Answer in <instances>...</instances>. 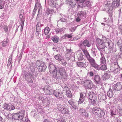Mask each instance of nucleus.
I'll return each instance as SVG.
<instances>
[{
  "instance_id": "nucleus-1",
  "label": "nucleus",
  "mask_w": 122,
  "mask_h": 122,
  "mask_svg": "<svg viewBox=\"0 0 122 122\" xmlns=\"http://www.w3.org/2000/svg\"><path fill=\"white\" fill-rule=\"evenodd\" d=\"M49 69L54 78L56 79H67V74L63 68L56 67L53 63L50 62L49 64Z\"/></svg>"
},
{
  "instance_id": "nucleus-2",
  "label": "nucleus",
  "mask_w": 122,
  "mask_h": 122,
  "mask_svg": "<svg viewBox=\"0 0 122 122\" xmlns=\"http://www.w3.org/2000/svg\"><path fill=\"white\" fill-rule=\"evenodd\" d=\"M51 84H47L43 88V91L46 94L51 95L53 94V92L54 95L57 98L61 99L63 97V96L61 93V91L58 89H56L53 91L51 89Z\"/></svg>"
},
{
  "instance_id": "nucleus-3",
  "label": "nucleus",
  "mask_w": 122,
  "mask_h": 122,
  "mask_svg": "<svg viewBox=\"0 0 122 122\" xmlns=\"http://www.w3.org/2000/svg\"><path fill=\"white\" fill-rule=\"evenodd\" d=\"M35 64L33 63H31L29 65V68L31 72H30V74L25 76V79L28 81L29 83H32V81L31 78H33V76L36 77L38 74L35 71V69L36 67L35 66Z\"/></svg>"
},
{
  "instance_id": "nucleus-4",
  "label": "nucleus",
  "mask_w": 122,
  "mask_h": 122,
  "mask_svg": "<svg viewBox=\"0 0 122 122\" xmlns=\"http://www.w3.org/2000/svg\"><path fill=\"white\" fill-rule=\"evenodd\" d=\"M93 114L98 118L101 119L104 118L105 115V112L104 111L101 110L100 109L96 107L92 109Z\"/></svg>"
},
{
  "instance_id": "nucleus-5",
  "label": "nucleus",
  "mask_w": 122,
  "mask_h": 122,
  "mask_svg": "<svg viewBox=\"0 0 122 122\" xmlns=\"http://www.w3.org/2000/svg\"><path fill=\"white\" fill-rule=\"evenodd\" d=\"M35 64L36 67L40 72L44 71L46 68L45 64L40 60H37Z\"/></svg>"
},
{
  "instance_id": "nucleus-6",
  "label": "nucleus",
  "mask_w": 122,
  "mask_h": 122,
  "mask_svg": "<svg viewBox=\"0 0 122 122\" xmlns=\"http://www.w3.org/2000/svg\"><path fill=\"white\" fill-rule=\"evenodd\" d=\"M105 6L106 7V8L108 10H112V8H115L118 7L119 6V3L117 1H113L112 4L111 6L112 9H111V6L110 4L108 2L106 1L105 2Z\"/></svg>"
},
{
  "instance_id": "nucleus-7",
  "label": "nucleus",
  "mask_w": 122,
  "mask_h": 122,
  "mask_svg": "<svg viewBox=\"0 0 122 122\" xmlns=\"http://www.w3.org/2000/svg\"><path fill=\"white\" fill-rule=\"evenodd\" d=\"M57 107L59 111L63 114L69 113V111L66 107V105L64 104H58Z\"/></svg>"
},
{
  "instance_id": "nucleus-8",
  "label": "nucleus",
  "mask_w": 122,
  "mask_h": 122,
  "mask_svg": "<svg viewBox=\"0 0 122 122\" xmlns=\"http://www.w3.org/2000/svg\"><path fill=\"white\" fill-rule=\"evenodd\" d=\"M24 114V112L22 111H20L18 113H13L12 117L15 120H20L23 117Z\"/></svg>"
},
{
  "instance_id": "nucleus-9",
  "label": "nucleus",
  "mask_w": 122,
  "mask_h": 122,
  "mask_svg": "<svg viewBox=\"0 0 122 122\" xmlns=\"http://www.w3.org/2000/svg\"><path fill=\"white\" fill-rule=\"evenodd\" d=\"M97 42L96 46L98 49H104L105 46L103 43V41L99 38H98L96 39Z\"/></svg>"
},
{
  "instance_id": "nucleus-10",
  "label": "nucleus",
  "mask_w": 122,
  "mask_h": 122,
  "mask_svg": "<svg viewBox=\"0 0 122 122\" xmlns=\"http://www.w3.org/2000/svg\"><path fill=\"white\" fill-rule=\"evenodd\" d=\"M89 99L91 100L92 104L93 105H95L96 101V94L93 92H90L89 94Z\"/></svg>"
},
{
  "instance_id": "nucleus-11",
  "label": "nucleus",
  "mask_w": 122,
  "mask_h": 122,
  "mask_svg": "<svg viewBox=\"0 0 122 122\" xmlns=\"http://www.w3.org/2000/svg\"><path fill=\"white\" fill-rule=\"evenodd\" d=\"M91 46V44L88 40L85 39L82 42H80L79 44V46L81 48L83 47H90Z\"/></svg>"
},
{
  "instance_id": "nucleus-12",
  "label": "nucleus",
  "mask_w": 122,
  "mask_h": 122,
  "mask_svg": "<svg viewBox=\"0 0 122 122\" xmlns=\"http://www.w3.org/2000/svg\"><path fill=\"white\" fill-rule=\"evenodd\" d=\"M87 59L88 60L89 62L92 66L96 69L98 68V66L96 63L95 60L93 58L90 56Z\"/></svg>"
},
{
  "instance_id": "nucleus-13",
  "label": "nucleus",
  "mask_w": 122,
  "mask_h": 122,
  "mask_svg": "<svg viewBox=\"0 0 122 122\" xmlns=\"http://www.w3.org/2000/svg\"><path fill=\"white\" fill-rule=\"evenodd\" d=\"M63 91H65V94L66 96L69 98H71L72 96V94L69 88L65 86L64 88Z\"/></svg>"
},
{
  "instance_id": "nucleus-14",
  "label": "nucleus",
  "mask_w": 122,
  "mask_h": 122,
  "mask_svg": "<svg viewBox=\"0 0 122 122\" xmlns=\"http://www.w3.org/2000/svg\"><path fill=\"white\" fill-rule=\"evenodd\" d=\"M3 107L4 109L10 111L14 110L15 109L14 106L11 104H8L5 103Z\"/></svg>"
},
{
  "instance_id": "nucleus-15",
  "label": "nucleus",
  "mask_w": 122,
  "mask_h": 122,
  "mask_svg": "<svg viewBox=\"0 0 122 122\" xmlns=\"http://www.w3.org/2000/svg\"><path fill=\"white\" fill-rule=\"evenodd\" d=\"M80 114L82 116L86 117H88V111H86L84 109L81 108L79 109Z\"/></svg>"
},
{
  "instance_id": "nucleus-16",
  "label": "nucleus",
  "mask_w": 122,
  "mask_h": 122,
  "mask_svg": "<svg viewBox=\"0 0 122 122\" xmlns=\"http://www.w3.org/2000/svg\"><path fill=\"white\" fill-rule=\"evenodd\" d=\"M86 5L88 7H90L91 6V5L90 2L89 1H87L86 2L85 5L83 3H79L78 4V7H85Z\"/></svg>"
},
{
  "instance_id": "nucleus-17",
  "label": "nucleus",
  "mask_w": 122,
  "mask_h": 122,
  "mask_svg": "<svg viewBox=\"0 0 122 122\" xmlns=\"http://www.w3.org/2000/svg\"><path fill=\"white\" fill-rule=\"evenodd\" d=\"M94 79L95 83H97L98 84L101 83V79L100 76L98 75H95Z\"/></svg>"
},
{
  "instance_id": "nucleus-18",
  "label": "nucleus",
  "mask_w": 122,
  "mask_h": 122,
  "mask_svg": "<svg viewBox=\"0 0 122 122\" xmlns=\"http://www.w3.org/2000/svg\"><path fill=\"white\" fill-rule=\"evenodd\" d=\"M87 13L85 10H82L79 12L78 13V15L81 17H86Z\"/></svg>"
},
{
  "instance_id": "nucleus-19",
  "label": "nucleus",
  "mask_w": 122,
  "mask_h": 122,
  "mask_svg": "<svg viewBox=\"0 0 122 122\" xmlns=\"http://www.w3.org/2000/svg\"><path fill=\"white\" fill-rule=\"evenodd\" d=\"M121 84H114L113 86V90L118 91L121 89Z\"/></svg>"
},
{
  "instance_id": "nucleus-20",
  "label": "nucleus",
  "mask_w": 122,
  "mask_h": 122,
  "mask_svg": "<svg viewBox=\"0 0 122 122\" xmlns=\"http://www.w3.org/2000/svg\"><path fill=\"white\" fill-rule=\"evenodd\" d=\"M9 40L7 39H4L2 42L3 47L7 46L8 45Z\"/></svg>"
},
{
  "instance_id": "nucleus-21",
  "label": "nucleus",
  "mask_w": 122,
  "mask_h": 122,
  "mask_svg": "<svg viewBox=\"0 0 122 122\" xmlns=\"http://www.w3.org/2000/svg\"><path fill=\"white\" fill-rule=\"evenodd\" d=\"M43 25L41 24L40 22L39 21L37 22L36 25V30L39 31H41V28Z\"/></svg>"
},
{
  "instance_id": "nucleus-22",
  "label": "nucleus",
  "mask_w": 122,
  "mask_h": 122,
  "mask_svg": "<svg viewBox=\"0 0 122 122\" xmlns=\"http://www.w3.org/2000/svg\"><path fill=\"white\" fill-rule=\"evenodd\" d=\"M97 50L95 48H93L91 50V53L92 55L93 56L95 57L96 56V54L97 53Z\"/></svg>"
},
{
  "instance_id": "nucleus-23",
  "label": "nucleus",
  "mask_w": 122,
  "mask_h": 122,
  "mask_svg": "<svg viewBox=\"0 0 122 122\" xmlns=\"http://www.w3.org/2000/svg\"><path fill=\"white\" fill-rule=\"evenodd\" d=\"M54 12V10L52 9H49L47 8L45 14L48 15L50 14H51L52 12Z\"/></svg>"
},
{
  "instance_id": "nucleus-24",
  "label": "nucleus",
  "mask_w": 122,
  "mask_h": 122,
  "mask_svg": "<svg viewBox=\"0 0 122 122\" xmlns=\"http://www.w3.org/2000/svg\"><path fill=\"white\" fill-rule=\"evenodd\" d=\"M50 2V5L54 8H56L58 5V4L56 2L53 0H51Z\"/></svg>"
},
{
  "instance_id": "nucleus-25",
  "label": "nucleus",
  "mask_w": 122,
  "mask_h": 122,
  "mask_svg": "<svg viewBox=\"0 0 122 122\" xmlns=\"http://www.w3.org/2000/svg\"><path fill=\"white\" fill-rule=\"evenodd\" d=\"M54 57L57 60L59 61H61L62 59V57L60 54H57L54 56Z\"/></svg>"
},
{
  "instance_id": "nucleus-26",
  "label": "nucleus",
  "mask_w": 122,
  "mask_h": 122,
  "mask_svg": "<svg viewBox=\"0 0 122 122\" xmlns=\"http://www.w3.org/2000/svg\"><path fill=\"white\" fill-rule=\"evenodd\" d=\"M114 65L115 70L117 72H118L119 71L120 67L118 65V63L117 62H115Z\"/></svg>"
},
{
  "instance_id": "nucleus-27",
  "label": "nucleus",
  "mask_w": 122,
  "mask_h": 122,
  "mask_svg": "<svg viewBox=\"0 0 122 122\" xmlns=\"http://www.w3.org/2000/svg\"><path fill=\"white\" fill-rule=\"evenodd\" d=\"M51 39L54 43H57L58 42V40L59 39V38L56 36H54L52 37Z\"/></svg>"
},
{
  "instance_id": "nucleus-28",
  "label": "nucleus",
  "mask_w": 122,
  "mask_h": 122,
  "mask_svg": "<svg viewBox=\"0 0 122 122\" xmlns=\"http://www.w3.org/2000/svg\"><path fill=\"white\" fill-rule=\"evenodd\" d=\"M82 51L86 56V57H87V58H88L91 56L88 52L87 50H86L84 49H83Z\"/></svg>"
},
{
  "instance_id": "nucleus-29",
  "label": "nucleus",
  "mask_w": 122,
  "mask_h": 122,
  "mask_svg": "<svg viewBox=\"0 0 122 122\" xmlns=\"http://www.w3.org/2000/svg\"><path fill=\"white\" fill-rule=\"evenodd\" d=\"M50 30V29L49 28L46 27L44 29V31H43V32H44V34L46 35L48 34Z\"/></svg>"
},
{
  "instance_id": "nucleus-30",
  "label": "nucleus",
  "mask_w": 122,
  "mask_h": 122,
  "mask_svg": "<svg viewBox=\"0 0 122 122\" xmlns=\"http://www.w3.org/2000/svg\"><path fill=\"white\" fill-rule=\"evenodd\" d=\"M63 28H56L55 29V30L57 33H61L63 30Z\"/></svg>"
},
{
  "instance_id": "nucleus-31",
  "label": "nucleus",
  "mask_w": 122,
  "mask_h": 122,
  "mask_svg": "<svg viewBox=\"0 0 122 122\" xmlns=\"http://www.w3.org/2000/svg\"><path fill=\"white\" fill-rule=\"evenodd\" d=\"M83 55L82 53H80L77 56L78 59L79 60H82L84 59Z\"/></svg>"
},
{
  "instance_id": "nucleus-32",
  "label": "nucleus",
  "mask_w": 122,
  "mask_h": 122,
  "mask_svg": "<svg viewBox=\"0 0 122 122\" xmlns=\"http://www.w3.org/2000/svg\"><path fill=\"white\" fill-rule=\"evenodd\" d=\"M72 37V34H66L64 35V36H63L62 38L63 39L66 38L67 37L68 38H71Z\"/></svg>"
},
{
  "instance_id": "nucleus-33",
  "label": "nucleus",
  "mask_w": 122,
  "mask_h": 122,
  "mask_svg": "<svg viewBox=\"0 0 122 122\" xmlns=\"http://www.w3.org/2000/svg\"><path fill=\"white\" fill-rule=\"evenodd\" d=\"M20 120V122H30V121L27 117H23Z\"/></svg>"
},
{
  "instance_id": "nucleus-34",
  "label": "nucleus",
  "mask_w": 122,
  "mask_h": 122,
  "mask_svg": "<svg viewBox=\"0 0 122 122\" xmlns=\"http://www.w3.org/2000/svg\"><path fill=\"white\" fill-rule=\"evenodd\" d=\"M113 94L112 91V90H109L107 92V96L110 98L112 97Z\"/></svg>"
},
{
  "instance_id": "nucleus-35",
  "label": "nucleus",
  "mask_w": 122,
  "mask_h": 122,
  "mask_svg": "<svg viewBox=\"0 0 122 122\" xmlns=\"http://www.w3.org/2000/svg\"><path fill=\"white\" fill-rule=\"evenodd\" d=\"M76 0H72L71 1V4H70L71 7H74L76 3Z\"/></svg>"
},
{
  "instance_id": "nucleus-36",
  "label": "nucleus",
  "mask_w": 122,
  "mask_h": 122,
  "mask_svg": "<svg viewBox=\"0 0 122 122\" xmlns=\"http://www.w3.org/2000/svg\"><path fill=\"white\" fill-rule=\"evenodd\" d=\"M100 61L101 63L103 64L106 63V61L105 57H101L100 59Z\"/></svg>"
},
{
  "instance_id": "nucleus-37",
  "label": "nucleus",
  "mask_w": 122,
  "mask_h": 122,
  "mask_svg": "<svg viewBox=\"0 0 122 122\" xmlns=\"http://www.w3.org/2000/svg\"><path fill=\"white\" fill-rule=\"evenodd\" d=\"M3 1L0 0V9H2L4 7L5 1H4V3H3Z\"/></svg>"
},
{
  "instance_id": "nucleus-38",
  "label": "nucleus",
  "mask_w": 122,
  "mask_h": 122,
  "mask_svg": "<svg viewBox=\"0 0 122 122\" xmlns=\"http://www.w3.org/2000/svg\"><path fill=\"white\" fill-rule=\"evenodd\" d=\"M117 110L119 111L120 113L122 114V105H120L118 106Z\"/></svg>"
},
{
  "instance_id": "nucleus-39",
  "label": "nucleus",
  "mask_w": 122,
  "mask_h": 122,
  "mask_svg": "<svg viewBox=\"0 0 122 122\" xmlns=\"http://www.w3.org/2000/svg\"><path fill=\"white\" fill-rule=\"evenodd\" d=\"M93 84H86L85 86L87 89H91L93 87Z\"/></svg>"
},
{
  "instance_id": "nucleus-40",
  "label": "nucleus",
  "mask_w": 122,
  "mask_h": 122,
  "mask_svg": "<svg viewBox=\"0 0 122 122\" xmlns=\"http://www.w3.org/2000/svg\"><path fill=\"white\" fill-rule=\"evenodd\" d=\"M68 103L71 106L75 103V102H74V101L73 100H71L69 101Z\"/></svg>"
},
{
  "instance_id": "nucleus-41",
  "label": "nucleus",
  "mask_w": 122,
  "mask_h": 122,
  "mask_svg": "<svg viewBox=\"0 0 122 122\" xmlns=\"http://www.w3.org/2000/svg\"><path fill=\"white\" fill-rule=\"evenodd\" d=\"M84 64L82 62H78L77 63V65L80 67H83V65Z\"/></svg>"
},
{
  "instance_id": "nucleus-42",
  "label": "nucleus",
  "mask_w": 122,
  "mask_h": 122,
  "mask_svg": "<svg viewBox=\"0 0 122 122\" xmlns=\"http://www.w3.org/2000/svg\"><path fill=\"white\" fill-rule=\"evenodd\" d=\"M85 98L82 97H80V99L78 102V103L79 104H81L82 103L84 100Z\"/></svg>"
},
{
  "instance_id": "nucleus-43",
  "label": "nucleus",
  "mask_w": 122,
  "mask_h": 122,
  "mask_svg": "<svg viewBox=\"0 0 122 122\" xmlns=\"http://www.w3.org/2000/svg\"><path fill=\"white\" fill-rule=\"evenodd\" d=\"M38 6V10L39 9H41L42 7L41 5L39 4L38 3H36L35 5V7L36 8Z\"/></svg>"
},
{
  "instance_id": "nucleus-44",
  "label": "nucleus",
  "mask_w": 122,
  "mask_h": 122,
  "mask_svg": "<svg viewBox=\"0 0 122 122\" xmlns=\"http://www.w3.org/2000/svg\"><path fill=\"white\" fill-rule=\"evenodd\" d=\"M77 26L72 27L70 28L69 30L71 32L74 31L76 29Z\"/></svg>"
},
{
  "instance_id": "nucleus-45",
  "label": "nucleus",
  "mask_w": 122,
  "mask_h": 122,
  "mask_svg": "<svg viewBox=\"0 0 122 122\" xmlns=\"http://www.w3.org/2000/svg\"><path fill=\"white\" fill-rule=\"evenodd\" d=\"M101 69L102 70H105L107 69V67L106 65L105 64L102 65L101 67Z\"/></svg>"
},
{
  "instance_id": "nucleus-46",
  "label": "nucleus",
  "mask_w": 122,
  "mask_h": 122,
  "mask_svg": "<svg viewBox=\"0 0 122 122\" xmlns=\"http://www.w3.org/2000/svg\"><path fill=\"white\" fill-rule=\"evenodd\" d=\"M92 83V81L89 80H86L84 81V83L86 84H91Z\"/></svg>"
},
{
  "instance_id": "nucleus-47",
  "label": "nucleus",
  "mask_w": 122,
  "mask_h": 122,
  "mask_svg": "<svg viewBox=\"0 0 122 122\" xmlns=\"http://www.w3.org/2000/svg\"><path fill=\"white\" fill-rule=\"evenodd\" d=\"M118 43L120 48V51L122 52V43H119V41L118 42Z\"/></svg>"
},
{
  "instance_id": "nucleus-48",
  "label": "nucleus",
  "mask_w": 122,
  "mask_h": 122,
  "mask_svg": "<svg viewBox=\"0 0 122 122\" xmlns=\"http://www.w3.org/2000/svg\"><path fill=\"white\" fill-rule=\"evenodd\" d=\"M86 96V94L85 93H81L80 95V97L85 98Z\"/></svg>"
},
{
  "instance_id": "nucleus-49",
  "label": "nucleus",
  "mask_w": 122,
  "mask_h": 122,
  "mask_svg": "<svg viewBox=\"0 0 122 122\" xmlns=\"http://www.w3.org/2000/svg\"><path fill=\"white\" fill-rule=\"evenodd\" d=\"M37 10V9H36L35 7L33 10L32 12V16L33 18L35 16V15L36 13Z\"/></svg>"
},
{
  "instance_id": "nucleus-50",
  "label": "nucleus",
  "mask_w": 122,
  "mask_h": 122,
  "mask_svg": "<svg viewBox=\"0 0 122 122\" xmlns=\"http://www.w3.org/2000/svg\"><path fill=\"white\" fill-rule=\"evenodd\" d=\"M4 31L5 32H8V26L6 25H4Z\"/></svg>"
},
{
  "instance_id": "nucleus-51",
  "label": "nucleus",
  "mask_w": 122,
  "mask_h": 122,
  "mask_svg": "<svg viewBox=\"0 0 122 122\" xmlns=\"http://www.w3.org/2000/svg\"><path fill=\"white\" fill-rule=\"evenodd\" d=\"M12 115L11 114H6L5 117L6 118H10L11 117H12Z\"/></svg>"
},
{
  "instance_id": "nucleus-52",
  "label": "nucleus",
  "mask_w": 122,
  "mask_h": 122,
  "mask_svg": "<svg viewBox=\"0 0 122 122\" xmlns=\"http://www.w3.org/2000/svg\"><path fill=\"white\" fill-rule=\"evenodd\" d=\"M72 107L75 110L77 109L78 108V105L75 104V103L73 104Z\"/></svg>"
},
{
  "instance_id": "nucleus-53",
  "label": "nucleus",
  "mask_w": 122,
  "mask_h": 122,
  "mask_svg": "<svg viewBox=\"0 0 122 122\" xmlns=\"http://www.w3.org/2000/svg\"><path fill=\"white\" fill-rule=\"evenodd\" d=\"M48 98H46L44 99H43V100H42V102L43 103H45L48 101Z\"/></svg>"
},
{
  "instance_id": "nucleus-54",
  "label": "nucleus",
  "mask_w": 122,
  "mask_h": 122,
  "mask_svg": "<svg viewBox=\"0 0 122 122\" xmlns=\"http://www.w3.org/2000/svg\"><path fill=\"white\" fill-rule=\"evenodd\" d=\"M111 115L112 116H113L116 115V111L114 110L111 111Z\"/></svg>"
},
{
  "instance_id": "nucleus-55",
  "label": "nucleus",
  "mask_w": 122,
  "mask_h": 122,
  "mask_svg": "<svg viewBox=\"0 0 122 122\" xmlns=\"http://www.w3.org/2000/svg\"><path fill=\"white\" fill-rule=\"evenodd\" d=\"M36 36H38L39 34H40V32L41 31H39L37 30H36Z\"/></svg>"
},
{
  "instance_id": "nucleus-56",
  "label": "nucleus",
  "mask_w": 122,
  "mask_h": 122,
  "mask_svg": "<svg viewBox=\"0 0 122 122\" xmlns=\"http://www.w3.org/2000/svg\"><path fill=\"white\" fill-rule=\"evenodd\" d=\"M62 62V64L63 66H65L67 64V62L66 61L63 60V61H61Z\"/></svg>"
},
{
  "instance_id": "nucleus-57",
  "label": "nucleus",
  "mask_w": 122,
  "mask_h": 122,
  "mask_svg": "<svg viewBox=\"0 0 122 122\" xmlns=\"http://www.w3.org/2000/svg\"><path fill=\"white\" fill-rule=\"evenodd\" d=\"M118 100L121 101L122 102V94L120 95L119 96Z\"/></svg>"
},
{
  "instance_id": "nucleus-58",
  "label": "nucleus",
  "mask_w": 122,
  "mask_h": 122,
  "mask_svg": "<svg viewBox=\"0 0 122 122\" xmlns=\"http://www.w3.org/2000/svg\"><path fill=\"white\" fill-rule=\"evenodd\" d=\"M66 20L65 18H62L60 19V21L62 22H65L66 21Z\"/></svg>"
},
{
  "instance_id": "nucleus-59",
  "label": "nucleus",
  "mask_w": 122,
  "mask_h": 122,
  "mask_svg": "<svg viewBox=\"0 0 122 122\" xmlns=\"http://www.w3.org/2000/svg\"><path fill=\"white\" fill-rule=\"evenodd\" d=\"M42 12L41 9H39L38 10V11L37 14L39 15H41V12Z\"/></svg>"
},
{
  "instance_id": "nucleus-60",
  "label": "nucleus",
  "mask_w": 122,
  "mask_h": 122,
  "mask_svg": "<svg viewBox=\"0 0 122 122\" xmlns=\"http://www.w3.org/2000/svg\"><path fill=\"white\" fill-rule=\"evenodd\" d=\"M90 76H92L94 75L93 72L92 71H90L89 72Z\"/></svg>"
},
{
  "instance_id": "nucleus-61",
  "label": "nucleus",
  "mask_w": 122,
  "mask_h": 122,
  "mask_svg": "<svg viewBox=\"0 0 122 122\" xmlns=\"http://www.w3.org/2000/svg\"><path fill=\"white\" fill-rule=\"evenodd\" d=\"M12 61V56H10L9 59L8 61L10 62H11Z\"/></svg>"
},
{
  "instance_id": "nucleus-62",
  "label": "nucleus",
  "mask_w": 122,
  "mask_h": 122,
  "mask_svg": "<svg viewBox=\"0 0 122 122\" xmlns=\"http://www.w3.org/2000/svg\"><path fill=\"white\" fill-rule=\"evenodd\" d=\"M104 49H98L100 51V53H103V51H104V50H103Z\"/></svg>"
},
{
  "instance_id": "nucleus-63",
  "label": "nucleus",
  "mask_w": 122,
  "mask_h": 122,
  "mask_svg": "<svg viewBox=\"0 0 122 122\" xmlns=\"http://www.w3.org/2000/svg\"><path fill=\"white\" fill-rule=\"evenodd\" d=\"M77 1H79V2L81 3H83L85 0H76Z\"/></svg>"
},
{
  "instance_id": "nucleus-64",
  "label": "nucleus",
  "mask_w": 122,
  "mask_h": 122,
  "mask_svg": "<svg viewBox=\"0 0 122 122\" xmlns=\"http://www.w3.org/2000/svg\"><path fill=\"white\" fill-rule=\"evenodd\" d=\"M81 20L79 18V17H78L76 19V21L78 22L80 21Z\"/></svg>"
}]
</instances>
